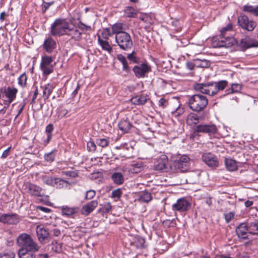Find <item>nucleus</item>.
<instances>
[{"label":"nucleus","instance_id":"obj_63","mask_svg":"<svg viewBox=\"0 0 258 258\" xmlns=\"http://www.w3.org/2000/svg\"><path fill=\"white\" fill-rule=\"evenodd\" d=\"M134 169H141L143 167V164L142 162H137L132 164Z\"/></svg>","mask_w":258,"mask_h":258},{"label":"nucleus","instance_id":"obj_28","mask_svg":"<svg viewBox=\"0 0 258 258\" xmlns=\"http://www.w3.org/2000/svg\"><path fill=\"white\" fill-rule=\"evenodd\" d=\"M152 196L150 192L147 190L143 191L139 194L138 201L141 202L148 203L152 200Z\"/></svg>","mask_w":258,"mask_h":258},{"label":"nucleus","instance_id":"obj_26","mask_svg":"<svg viewBox=\"0 0 258 258\" xmlns=\"http://www.w3.org/2000/svg\"><path fill=\"white\" fill-rule=\"evenodd\" d=\"M118 125L119 128L125 133H127L133 126L132 123L130 122L127 118L121 120Z\"/></svg>","mask_w":258,"mask_h":258},{"label":"nucleus","instance_id":"obj_4","mask_svg":"<svg viewBox=\"0 0 258 258\" xmlns=\"http://www.w3.org/2000/svg\"><path fill=\"white\" fill-rule=\"evenodd\" d=\"M17 243L20 247V249L39 247L33 240L32 237L29 234L25 233L19 235L17 239Z\"/></svg>","mask_w":258,"mask_h":258},{"label":"nucleus","instance_id":"obj_27","mask_svg":"<svg viewBox=\"0 0 258 258\" xmlns=\"http://www.w3.org/2000/svg\"><path fill=\"white\" fill-rule=\"evenodd\" d=\"M240 46L244 49L249 48L251 47L255 46L254 43L250 37L245 36L244 38L241 39L240 41Z\"/></svg>","mask_w":258,"mask_h":258},{"label":"nucleus","instance_id":"obj_2","mask_svg":"<svg viewBox=\"0 0 258 258\" xmlns=\"http://www.w3.org/2000/svg\"><path fill=\"white\" fill-rule=\"evenodd\" d=\"M69 25L66 19H56L51 26V35L59 37L66 35Z\"/></svg>","mask_w":258,"mask_h":258},{"label":"nucleus","instance_id":"obj_6","mask_svg":"<svg viewBox=\"0 0 258 258\" xmlns=\"http://www.w3.org/2000/svg\"><path fill=\"white\" fill-rule=\"evenodd\" d=\"M217 132V126L214 124H200L193 128L192 135L196 136L199 133H204L210 135L216 134Z\"/></svg>","mask_w":258,"mask_h":258},{"label":"nucleus","instance_id":"obj_61","mask_svg":"<svg viewBox=\"0 0 258 258\" xmlns=\"http://www.w3.org/2000/svg\"><path fill=\"white\" fill-rule=\"evenodd\" d=\"M53 125L52 123L48 124L45 128V132L47 135H52V132L53 130Z\"/></svg>","mask_w":258,"mask_h":258},{"label":"nucleus","instance_id":"obj_31","mask_svg":"<svg viewBox=\"0 0 258 258\" xmlns=\"http://www.w3.org/2000/svg\"><path fill=\"white\" fill-rule=\"evenodd\" d=\"M243 11L244 12L251 14L254 16L258 17V5H245L243 7Z\"/></svg>","mask_w":258,"mask_h":258},{"label":"nucleus","instance_id":"obj_58","mask_svg":"<svg viewBox=\"0 0 258 258\" xmlns=\"http://www.w3.org/2000/svg\"><path fill=\"white\" fill-rule=\"evenodd\" d=\"M62 173L71 177H76L78 176V172L76 171H62Z\"/></svg>","mask_w":258,"mask_h":258},{"label":"nucleus","instance_id":"obj_3","mask_svg":"<svg viewBox=\"0 0 258 258\" xmlns=\"http://www.w3.org/2000/svg\"><path fill=\"white\" fill-rule=\"evenodd\" d=\"M115 41L119 48L127 51L133 46V42L130 35L127 32L120 33L115 36Z\"/></svg>","mask_w":258,"mask_h":258},{"label":"nucleus","instance_id":"obj_48","mask_svg":"<svg viewBox=\"0 0 258 258\" xmlns=\"http://www.w3.org/2000/svg\"><path fill=\"white\" fill-rule=\"evenodd\" d=\"M55 150H54L49 153L45 154L44 155L45 160L47 162H52L55 159Z\"/></svg>","mask_w":258,"mask_h":258},{"label":"nucleus","instance_id":"obj_15","mask_svg":"<svg viewBox=\"0 0 258 258\" xmlns=\"http://www.w3.org/2000/svg\"><path fill=\"white\" fill-rule=\"evenodd\" d=\"M66 35L70 36L71 39L76 41H80L82 39V32H80L76 26H71L70 24L67 30Z\"/></svg>","mask_w":258,"mask_h":258},{"label":"nucleus","instance_id":"obj_12","mask_svg":"<svg viewBox=\"0 0 258 258\" xmlns=\"http://www.w3.org/2000/svg\"><path fill=\"white\" fill-rule=\"evenodd\" d=\"M202 159L203 162L212 168H216L219 166V161L217 157L210 153L203 154Z\"/></svg>","mask_w":258,"mask_h":258},{"label":"nucleus","instance_id":"obj_50","mask_svg":"<svg viewBox=\"0 0 258 258\" xmlns=\"http://www.w3.org/2000/svg\"><path fill=\"white\" fill-rule=\"evenodd\" d=\"M101 34L104 39L108 40L109 37H111L114 33H112V31H110L109 28H106L104 29Z\"/></svg>","mask_w":258,"mask_h":258},{"label":"nucleus","instance_id":"obj_25","mask_svg":"<svg viewBox=\"0 0 258 258\" xmlns=\"http://www.w3.org/2000/svg\"><path fill=\"white\" fill-rule=\"evenodd\" d=\"M224 164L227 170L229 171H234L238 169L237 162L232 159L225 158L224 159Z\"/></svg>","mask_w":258,"mask_h":258},{"label":"nucleus","instance_id":"obj_38","mask_svg":"<svg viewBox=\"0 0 258 258\" xmlns=\"http://www.w3.org/2000/svg\"><path fill=\"white\" fill-rule=\"evenodd\" d=\"M242 89V86L238 84H232L231 85V87L229 89H227L225 91L226 92V94H229L239 92Z\"/></svg>","mask_w":258,"mask_h":258},{"label":"nucleus","instance_id":"obj_49","mask_svg":"<svg viewBox=\"0 0 258 258\" xmlns=\"http://www.w3.org/2000/svg\"><path fill=\"white\" fill-rule=\"evenodd\" d=\"M54 179V177L53 178L52 176L44 175L42 177V180L44 183L52 186L53 184Z\"/></svg>","mask_w":258,"mask_h":258},{"label":"nucleus","instance_id":"obj_51","mask_svg":"<svg viewBox=\"0 0 258 258\" xmlns=\"http://www.w3.org/2000/svg\"><path fill=\"white\" fill-rule=\"evenodd\" d=\"M232 29V25L229 23L226 27H223L220 31V37L226 36V33L228 31H231Z\"/></svg>","mask_w":258,"mask_h":258},{"label":"nucleus","instance_id":"obj_36","mask_svg":"<svg viewBox=\"0 0 258 258\" xmlns=\"http://www.w3.org/2000/svg\"><path fill=\"white\" fill-rule=\"evenodd\" d=\"M98 40L99 44L101 46L102 49L104 50H106L109 52H110L112 51V48L110 46V45L109 44L108 42L107 41V40H103L101 39V37L100 36H98Z\"/></svg>","mask_w":258,"mask_h":258},{"label":"nucleus","instance_id":"obj_46","mask_svg":"<svg viewBox=\"0 0 258 258\" xmlns=\"http://www.w3.org/2000/svg\"><path fill=\"white\" fill-rule=\"evenodd\" d=\"M27 77L26 74H22L18 78V84L22 88H25L27 84Z\"/></svg>","mask_w":258,"mask_h":258},{"label":"nucleus","instance_id":"obj_64","mask_svg":"<svg viewBox=\"0 0 258 258\" xmlns=\"http://www.w3.org/2000/svg\"><path fill=\"white\" fill-rule=\"evenodd\" d=\"M38 94V90L37 87H35V91L33 93V97L32 98L31 104H34L35 102V99L37 98V95Z\"/></svg>","mask_w":258,"mask_h":258},{"label":"nucleus","instance_id":"obj_45","mask_svg":"<svg viewBox=\"0 0 258 258\" xmlns=\"http://www.w3.org/2000/svg\"><path fill=\"white\" fill-rule=\"evenodd\" d=\"M112 208L111 203L109 202L105 203L99 209V212L102 214L108 213Z\"/></svg>","mask_w":258,"mask_h":258},{"label":"nucleus","instance_id":"obj_57","mask_svg":"<svg viewBox=\"0 0 258 258\" xmlns=\"http://www.w3.org/2000/svg\"><path fill=\"white\" fill-rule=\"evenodd\" d=\"M54 4V2H43L42 5V13H44L46 11V10L53 4Z\"/></svg>","mask_w":258,"mask_h":258},{"label":"nucleus","instance_id":"obj_23","mask_svg":"<svg viewBox=\"0 0 258 258\" xmlns=\"http://www.w3.org/2000/svg\"><path fill=\"white\" fill-rule=\"evenodd\" d=\"M43 47L47 52L51 53L56 47V43L51 37H48L44 41Z\"/></svg>","mask_w":258,"mask_h":258},{"label":"nucleus","instance_id":"obj_47","mask_svg":"<svg viewBox=\"0 0 258 258\" xmlns=\"http://www.w3.org/2000/svg\"><path fill=\"white\" fill-rule=\"evenodd\" d=\"M96 144L102 148H105L109 145V141L108 139L105 138L97 139L96 141Z\"/></svg>","mask_w":258,"mask_h":258},{"label":"nucleus","instance_id":"obj_56","mask_svg":"<svg viewBox=\"0 0 258 258\" xmlns=\"http://www.w3.org/2000/svg\"><path fill=\"white\" fill-rule=\"evenodd\" d=\"M201 171L199 170L190 171L189 173V177H192L195 179H198L201 175Z\"/></svg>","mask_w":258,"mask_h":258},{"label":"nucleus","instance_id":"obj_19","mask_svg":"<svg viewBox=\"0 0 258 258\" xmlns=\"http://www.w3.org/2000/svg\"><path fill=\"white\" fill-rule=\"evenodd\" d=\"M236 233L237 236L240 238L243 239H247L248 238V230L247 225L244 223L240 224L236 227Z\"/></svg>","mask_w":258,"mask_h":258},{"label":"nucleus","instance_id":"obj_39","mask_svg":"<svg viewBox=\"0 0 258 258\" xmlns=\"http://www.w3.org/2000/svg\"><path fill=\"white\" fill-rule=\"evenodd\" d=\"M69 182L67 180L62 179L60 178L54 177L52 186L57 188H61L64 186L65 184H67Z\"/></svg>","mask_w":258,"mask_h":258},{"label":"nucleus","instance_id":"obj_60","mask_svg":"<svg viewBox=\"0 0 258 258\" xmlns=\"http://www.w3.org/2000/svg\"><path fill=\"white\" fill-rule=\"evenodd\" d=\"M95 196V192L93 190H89L86 192L85 198L86 199H91Z\"/></svg>","mask_w":258,"mask_h":258},{"label":"nucleus","instance_id":"obj_41","mask_svg":"<svg viewBox=\"0 0 258 258\" xmlns=\"http://www.w3.org/2000/svg\"><path fill=\"white\" fill-rule=\"evenodd\" d=\"M50 247L52 251L59 253L62 251V243H58L56 241H53L51 244L48 245V248Z\"/></svg>","mask_w":258,"mask_h":258},{"label":"nucleus","instance_id":"obj_11","mask_svg":"<svg viewBox=\"0 0 258 258\" xmlns=\"http://www.w3.org/2000/svg\"><path fill=\"white\" fill-rule=\"evenodd\" d=\"M219 39H220V40H219L215 47L227 48L238 44V40L232 36L229 37L226 36L221 37Z\"/></svg>","mask_w":258,"mask_h":258},{"label":"nucleus","instance_id":"obj_22","mask_svg":"<svg viewBox=\"0 0 258 258\" xmlns=\"http://www.w3.org/2000/svg\"><path fill=\"white\" fill-rule=\"evenodd\" d=\"M97 205L98 202L97 201H92L83 206L81 209V213L85 216H87L94 210Z\"/></svg>","mask_w":258,"mask_h":258},{"label":"nucleus","instance_id":"obj_20","mask_svg":"<svg viewBox=\"0 0 258 258\" xmlns=\"http://www.w3.org/2000/svg\"><path fill=\"white\" fill-rule=\"evenodd\" d=\"M28 190L29 193L34 196L42 197L44 196L43 189L37 185L30 183L28 186Z\"/></svg>","mask_w":258,"mask_h":258},{"label":"nucleus","instance_id":"obj_42","mask_svg":"<svg viewBox=\"0 0 258 258\" xmlns=\"http://www.w3.org/2000/svg\"><path fill=\"white\" fill-rule=\"evenodd\" d=\"M124 14L128 18H136L137 16V12L133 7H126L124 10Z\"/></svg>","mask_w":258,"mask_h":258},{"label":"nucleus","instance_id":"obj_17","mask_svg":"<svg viewBox=\"0 0 258 258\" xmlns=\"http://www.w3.org/2000/svg\"><path fill=\"white\" fill-rule=\"evenodd\" d=\"M168 159L167 156L163 155L154 163L153 169L155 170L165 172L167 171Z\"/></svg>","mask_w":258,"mask_h":258},{"label":"nucleus","instance_id":"obj_14","mask_svg":"<svg viewBox=\"0 0 258 258\" xmlns=\"http://www.w3.org/2000/svg\"><path fill=\"white\" fill-rule=\"evenodd\" d=\"M40 247H36L25 249H19L18 255L19 258H36L35 253L37 252Z\"/></svg>","mask_w":258,"mask_h":258},{"label":"nucleus","instance_id":"obj_37","mask_svg":"<svg viewBox=\"0 0 258 258\" xmlns=\"http://www.w3.org/2000/svg\"><path fill=\"white\" fill-rule=\"evenodd\" d=\"M215 82V91L217 93L220 90H223L228 85V82L226 80H221Z\"/></svg>","mask_w":258,"mask_h":258},{"label":"nucleus","instance_id":"obj_29","mask_svg":"<svg viewBox=\"0 0 258 258\" xmlns=\"http://www.w3.org/2000/svg\"><path fill=\"white\" fill-rule=\"evenodd\" d=\"M195 62V65L197 68H208L211 65V61L205 59H201L199 58L193 60Z\"/></svg>","mask_w":258,"mask_h":258},{"label":"nucleus","instance_id":"obj_5","mask_svg":"<svg viewBox=\"0 0 258 258\" xmlns=\"http://www.w3.org/2000/svg\"><path fill=\"white\" fill-rule=\"evenodd\" d=\"M53 57L46 55H43L41 57L40 63V69L45 76H48L53 71V67L55 62L52 63Z\"/></svg>","mask_w":258,"mask_h":258},{"label":"nucleus","instance_id":"obj_59","mask_svg":"<svg viewBox=\"0 0 258 258\" xmlns=\"http://www.w3.org/2000/svg\"><path fill=\"white\" fill-rule=\"evenodd\" d=\"M234 213L232 212L224 214V217L226 222L227 223H229L234 218Z\"/></svg>","mask_w":258,"mask_h":258},{"label":"nucleus","instance_id":"obj_8","mask_svg":"<svg viewBox=\"0 0 258 258\" xmlns=\"http://www.w3.org/2000/svg\"><path fill=\"white\" fill-rule=\"evenodd\" d=\"M237 22L241 28L248 31H252L256 25L255 22L252 20L250 21L248 17L245 15H241L239 16Z\"/></svg>","mask_w":258,"mask_h":258},{"label":"nucleus","instance_id":"obj_40","mask_svg":"<svg viewBox=\"0 0 258 258\" xmlns=\"http://www.w3.org/2000/svg\"><path fill=\"white\" fill-rule=\"evenodd\" d=\"M145 239L141 237H137L135 238L132 245H134L137 248H143L145 247Z\"/></svg>","mask_w":258,"mask_h":258},{"label":"nucleus","instance_id":"obj_53","mask_svg":"<svg viewBox=\"0 0 258 258\" xmlns=\"http://www.w3.org/2000/svg\"><path fill=\"white\" fill-rule=\"evenodd\" d=\"M122 194L121 189L119 188L113 190L111 193V197L113 199H119Z\"/></svg>","mask_w":258,"mask_h":258},{"label":"nucleus","instance_id":"obj_1","mask_svg":"<svg viewBox=\"0 0 258 258\" xmlns=\"http://www.w3.org/2000/svg\"><path fill=\"white\" fill-rule=\"evenodd\" d=\"M188 101L189 108L198 112L203 110L208 104L207 98L201 94H196L189 96Z\"/></svg>","mask_w":258,"mask_h":258},{"label":"nucleus","instance_id":"obj_7","mask_svg":"<svg viewBox=\"0 0 258 258\" xmlns=\"http://www.w3.org/2000/svg\"><path fill=\"white\" fill-rule=\"evenodd\" d=\"M194 89L203 94L214 96L216 94L215 91V82H207L205 83H197L194 85Z\"/></svg>","mask_w":258,"mask_h":258},{"label":"nucleus","instance_id":"obj_24","mask_svg":"<svg viewBox=\"0 0 258 258\" xmlns=\"http://www.w3.org/2000/svg\"><path fill=\"white\" fill-rule=\"evenodd\" d=\"M148 99V98L147 95L141 94L133 97L131 99V101L133 104L136 105H141L145 104L146 103Z\"/></svg>","mask_w":258,"mask_h":258},{"label":"nucleus","instance_id":"obj_54","mask_svg":"<svg viewBox=\"0 0 258 258\" xmlns=\"http://www.w3.org/2000/svg\"><path fill=\"white\" fill-rule=\"evenodd\" d=\"M87 147L88 151L94 152L96 150V143L93 141H90L87 142Z\"/></svg>","mask_w":258,"mask_h":258},{"label":"nucleus","instance_id":"obj_32","mask_svg":"<svg viewBox=\"0 0 258 258\" xmlns=\"http://www.w3.org/2000/svg\"><path fill=\"white\" fill-rule=\"evenodd\" d=\"M79 208L77 207L71 208L67 206H63L61 209V212L63 215L67 216H72L78 212Z\"/></svg>","mask_w":258,"mask_h":258},{"label":"nucleus","instance_id":"obj_10","mask_svg":"<svg viewBox=\"0 0 258 258\" xmlns=\"http://www.w3.org/2000/svg\"><path fill=\"white\" fill-rule=\"evenodd\" d=\"M189 158L183 155L180 158L174 162V167L181 172H184L188 170L189 168Z\"/></svg>","mask_w":258,"mask_h":258},{"label":"nucleus","instance_id":"obj_30","mask_svg":"<svg viewBox=\"0 0 258 258\" xmlns=\"http://www.w3.org/2000/svg\"><path fill=\"white\" fill-rule=\"evenodd\" d=\"M199 116L194 113H189L186 117V122L189 125H196L199 122Z\"/></svg>","mask_w":258,"mask_h":258},{"label":"nucleus","instance_id":"obj_44","mask_svg":"<svg viewBox=\"0 0 258 258\" xmlns=\"http://www.w3.org/2000/svg\"><path fill=\"white\" fill-rule=\"evenodd\" d=\"M123 24L122 23H116L112 25V33L115 34V36L122 32H125L123 31Z\"/></svg>","mask_w":258,"mask_h":258},{"label":"nucleus","instance_id":"obj_9","mask_svg":"<svg viewBox=\"0 0 258 258\" xmlns=\"http://www.w3.org/2000/svg\"><path fill=\"white\" fill-rule=\"evenodd\" d=\"M133 71L136 77L144 78L146 74L151 71V68L147 62H144L140 66H135L133 69Z\"/></svg>","mask_w":258,"mask_h":258},{"label":"nucleus","instance_id":"obj_18","mask_svg":"<svg viewBox=\"0 0 258 258\" xmlns=\"http://www.w3.org/2000/svg\"><path fill=\"white\" fill-rule=\"evenodd\" d=\"M36 233L38 239L40 242L46 243L48 242L49 233L48 229L43 227L37 226Z\"/></svg>","mask_w":258,"mask_h":258},{"label":"nucleus","instance_id":"obj_55","mask_svg":"<svg viewBox=\"0 0 258 258\" xmlns=\"http://www.w3.org/2000/svg\"><path fill=\"white\" fill-rule=\"evenodd\" d=\"M77 27L82 31L84 30L90 31L91 29L90 26L86 25L81 21L78 24Z\"/></svg>","mask_w":258,"mask_h":258},{"label":"nucleus","instance_id":"obj_13","mask_svg":"<svg viewBox=\"0 0 258 258\" xmlns=\"http://www.w3.org/2000/svg\"><path fill=\"white\" fill-rule=\"evenodd\" d=\"M191 207V204L185 199H178L176 203L172 205V209L174 211L185 212L188 210Z\"/></svg>","mask_w":258,"mask_h":258},{"label":"nucleus","instance_id":"obj_35","mask_svg":"<svg viewBox=\"0 0 258 258\" xmlns=\"http://www.w3.org/2000/svg\"><path fill=\"white\" fill-rule=\"evenodd\" d=\"M53 88V85L51 84L48 83L45 85L43 90V97L45 100L48 99Z\"/></svg>","mask_w":258,"mask_h":258},{"label":"nucleus","instance_id":"obj_62","mask_svg":"<svg viewBox=\"0 0 258 258\" xmlns=\"http://www.w3.org/2000/svg\"><path fill=\"white\" fill-rule=\"evenodd\" d=\"M168 102L164 98H161L159 101V106L162 107L163 108L165 107L167 105Z\"/></svg>","mask_w":258,"mask_h":258},{"label":"nucleus","instance_id":"obj_52","mask_svg":"<svg viewBox=\"0 0 258 258\" xmlns=\"http://www.w3.org/2000/svg\"><path fill=\"white\" fill-rule=\"evenodd\" d=\"M135 51L134 50L132 52V53H129L127 55V58L131 61H132L133 62L135 63H139V58L135 55Z\"/></svg>","mask_w":258,"mask_h":258},{"label":"nucleus","instance_id":"obj_16","mask_svg":"<svg viewBox=\"0 0 258 258\" xmlns=\"http://www.w3.org/2000/svg\"><path fill=\"white\" fill-rule=\"evenodd\" d=\"M19 221L17 214H3L0 216V222L7 224H16Z\"/></svg>","mask_w":258,"mask_h":258},{"label":"nucleus","instance_id":"obj_34","mask_svg":"<svg viewBox=\"0 0 258 258\" xmlns=\"http://www.w3.org/2000/svg\"><path fill=\"white\" fill-rule=\"evenodd\" d=\"M111 179L114 183L117 185L122 184L124 182V178L120 172H114L111 175Z\"/></svg>","mask_w":258,"mask_h":258},{"label":"nucleus","instance_id":"obj_33","mask_svg":"<svg viewBox=\"0 0 258 258\" xmlns=\"http://www.w3.org/2000/svg\"><path fill=\"white\" fill-rule=\"evenodd\" d=\"M117 58L119 60L122 64V70L127 73H129L131 72V68L128 66V63L126 59V58L121 54H118Z\"/></svg>","mask_w":258,"mask_h":258},{"label":"nucleus","instance_id":"obj_43","mask_svg":"<svg viewBox=\"0 0 258 258\" xmlns=\"http://www.w3.org/2000/svg\"><path fill=\"white\" fill-rule=\"evenodd\" d=\"M248 230V233L251 234H256V233L254 232L255 231H258V221L253 222H250L246 225Z\"/></svg>","mask_w":258,"mask_h":258},{"label":"nucleus","instance_id":"obj_21","mask_svg":"<svg viewBox=\"0 0 258 258\" xmlns=\"http://www.w3.org/2000/svg\"><path fill=\"white\" fill-rule=\"evenodd\" d=\"M3 90L5 96L7 99H9V101L13 102L16 99L18 93V89L17 88L4 87Z\"/></svg>","mask_w":258,"mask_h":258}]
</instances>
